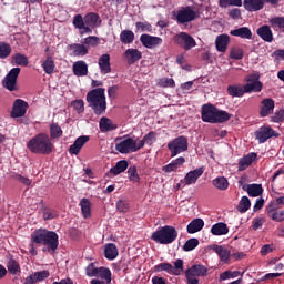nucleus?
Here are the masks:
<instances>
[{"mask_svg":"<svg viewBox=\"0 0 284 284\" xmlns=\"http://www.w3.org/2000/svg\"><path fill=\"white\" fill-rule=\"evenodd\" d=\"M120 41H121V43H124V45L133 43L134 42V32L131 30H123L120 33Z\"/></svg>","mask_w":284,"mask_h":284,"instance_id":"58836bf2","label":"nucleus"},{"mask_svg":"<svg viewBox=\"0 0 284 284\" xmlns=\"http://www.w3.org/2000/svg\"><path fill=\"white\" fill-rule=\"evenodd\" d=\"M274 112V101L270 98L262 101L261 116H270Z\"/></svg>","mask_w":284,"mask_h":284,"instance_id":"393cba45","label":"nucleus"},{"mask_svg":"<svg viewBox=\"0 0 284 284\" xmlns=\"http://www.w3.org/2000/svg\"><path fill=\"white\" fill-rule=\"evenodd\" d=\"M98 65L101 74H110V72H112V67L110 64V54H102L98 60Z\"/></svg>","mask_w":284,"mask_h":284,"instance_id":"aec40b11","label":"nucleus"},{"mask_svg":"<svg viewBox=\"0 0 284 284\" xmlns=\"http://www.w3.org/2000/svg\"><path fill=\"white\" fill-rule=\"evenodd\" d=\"M275 32H284V17H275L268 21Z\"/></svg>","mask_w":284,"mask_h":284,"instance_id":"f704fd0d","label":"nucleus"},{"mask_svg":"<svg viewBox=\"0 0 284 284\" xmlns=\"http://www.w3.org/2000/svg\"><path fill=\"white\" fill-rule=\"evenodd\" d=\"M205 172L204 168H197L186 173L183 180L180 181L178 184V187H181V185H194L203 176Z\"/></svg>","mask_w":284,"mask_h":284,"instance_id":"f8f14e48","label":"nucleus"},{"mask_svg":"<svg viewBox=\"0 0 284 284\" xmlns=\"http://www.w3.org/2000/svg\"><path fill=\"white\" fill-rule=\"evenodd\" d=\"M143 149V142H139V138H120L115 144L116 152L120 154H130L132 152H139Z\"/></svg>","mask_w":284,"mask_h":284,"instance_id":"20e7f679","label":"nucleus"},{"mask_svg":"<svg viewBox=\"0 0 284 284\" xmlns=\"http://www.w3.org/2000/svg\"><path fill=\"white\" fill-rule=\"evenodd\" d=\"M278 210V205L276 204L275 200L271 201L266 206V214L268 219H272V215Z\"/></svg>","mask_w":284,"mask_h":284,"instance_id":"13d9d810","label":"nucleus"},{"mask_svg":"<svg viewBox=\"0 0 284 284\" xmlns=\"http://www.w3.org/2000/svg\"><path fill=\"white\" fill-rule=\"evenodd\" d=\"M72 106L74 108V110H77L78 114H82V112H84L85 110V103L83 102V100H74L72 102Z\"/></svg>","mask_w":284,"mask_h":284,"instance_id":"680f3d73","label":"nucleus"},{"mask_svg":"<svg viewBox=\"0 0 284 284\" xmlns=\"http://www.w3.org/2000/svg\"><path fill=\"white\" fill-rule=\"evenodd\" d=\"M205 226V222L202 219H194L191 223H189L186 230L189 234H196V232H201L202 227Z\"/></svg>","mask_w":284,"mask_h":284,"instance_id":"c85d7f7f","label":"nucleus"},{"mask_svg":"<svg viewBox=\"0 0 284 284\" xmlns=\"http://www.w3.org/2000/svg\"><path fill=\"white\" fill-rule=\"evenodd\" d=\"M215 45L217 52H225L227 50V45H230V36L220 34L216 37Z\"/></svg>","mask_w":284,"mask_h":284,"instance_id":"5701e85b","label":"nucleus"},{"mask_svg":"<svg viewBox=\"0 0 284 284\" xmlns=\"http://www.w3.org/2000/svg\"><path fill=\"white\" fill-rule=\"evenodd\" d=\"M174 17L181 26L185 23H192V21L199 19V10L194 7H182L174 13Z\"/></svg>","mask_w":284,"mask_h":284,"instance_id":"423d86ee","label":"nucleus"},{"mask_svg":"<svg viewBox=\"0 0 284 284\" xmlns=\"http://www.w3.org/2000/svg\"><path fill=\"white\" fill-rule=\"evenodd\" d=\"M216 115V108L212 104H206L202 106V120L205 123H214Z\"/></svg>","mask_w":284,"mask_h":284,"instance_id":"dca6fc26","label":"nucleus"},{"mask_svg":"<svg viewBox=\"0 0 284 284\" xmlns=\"http://www.w3.org/2000/svg\"><path fill=\"white\" fill-rule=\"evenodd\" d=\"M31 243H36V245H48L51 252H57V247H59V235L53 231L37 229L31 233Z\"/></svg>","mask_w":284,"mask_h":284,"instance_id":"f257e3e1","label":"nucleus"},{"mask_svg":"<svg viewBox=\"0 0 284 284\" xmlns=\"http://www.w3.org/2000/svg\"><path fill=\"white\" fill-rule=\"evenodd\" d=\"M84 45H89V48H95L99 43V38L95 36H90L83 40Z\"/></svg>","mask_w":284,"mask_h":284,"instance_id":"e2e57ef3","label":"nucleus"},{"mask_svg":"<svg viewBox=\"0 0 284 284\" xmlns=\"http://www.w3.org/2000/svg\"><path fill=\"white\" fill-rule=\"evenodd\" d=\"M245 92H250V83L246 84H235L227 87V93L230 97H243Z\"/></svg>","mask_w":284,"mask_h":284,"instance_id":"f3484780","label":"nucleus"},{"mask_svg":"<svg viewBox=\"0 0 284 284\" xmlns=\"http://www.w3.org/2000/svg\"><path fill=\"white\" fill-rule=\"evenodd\" d=\"M207 268L201 264L192 265L185 271L186 284H199V277L206 276Z\"/></svg>","mask_w":284,"mask_h":284,"instance_id":"6e6552de","label":"nucleus"},{"mask_svg":"<svg viewBox=\"0 0 284 284\" xmlns=\"http://www.w3.org/2000/svg\"><path fill=\"white\" fill-rule=\"evenodd\" d=\"M73 57H85L88 54V47L85 44L74 43L69 47Z\"/></svg>","mask_w":284,"mask_h":284,"instance_id":"473e14b6","label":"nucleus"},{"mask_svg":"<svg viewBox=\"0 0 284 284\" xmlns=\"http://www.w3.org/2000/svg\"><path fill=\"white\" fill-rule=\"evenodd\" d=\"M85 272H87V276H90L91 278L97 277V274L99 272V267H97V265H94V263H90L87 266Z\"/></svg>","mask_w":284,"mask_h":284,"instance_id":"bf43d9fd","label":"nucleus"},{"mask_svg":"<svg viewBox=\"0 0 284 284\" xmlns=\"http://www.w3.org/2000/svg\"><path fill=\"white\" fill-rule=\"evenodd\" d=\"M183 270V260L181 258L174 262V266L170 263H160L154 266V272H166V274H172L173 276H181Z\"/></svg>","mask_w":284,"mask_h":284,"instance_id":"0eeeda50","label":"nucleus"},{"mask_svg":"<svg viewBox=\"0 0 284 284\" xmlns=\"http://www.w3.org/2000/svg\"><path fill=\"white\" fill-rule=\"evenodd\" d=\"M215 252L219 255L222 263H230V257L232 256L230 250L223 246H215Z\"/></svg>","mask_w":284,"mask_h":284,"instance_id":"c9c22d12","label":"nucleus"},{"mask_svg":"<svg viewBox=\"0 0 284 284\" xmlns=\"http://www.w3.org/2000/svg\"><path fill=\"white\" fill-rule=\"evenodd\" d=\"M156 141V133L150 132L146 135L143 136L142 140L139 139V143H142V148H144L145 143L146 145H152Z\"/></svg>","mask_w":284,"mask_h":284,"instance_id":"3c124183","label":"nucleus"},{"mask_svg":"<svg viewBox=\"0 0 284 284\" xmlns=\"http://www.w3.org/2000/svg\"><path fill=\"white\" fill-rule=\"evenodd\" d=\"M178 236L179 232L175 227L165 225L152 234V240L161 245H170V243H174Z\"/></svg>","mask_w":284,"mask_h":284,"instance_id":"39448f33","label":"nucleus"},{"mask_svg":"<svg viewBox=\"0 0 284 284\" xmlns=\"http://www.w3.org/2000/svg\"><path fill=\"white\" fill-rule=\"evenodd\" d=\"M263 82H261V73L254 72L250 75V92H262Z\"/></svg>","mask_w":284,"mask_h":284,"instance_id":"a211bd4d","label":"nucleus"},{"mask_svg":"<svg viewBox=\"0 0 284 284\" xmlns=\"http://www.w3.org/2000/svg\"><path fill=\"white\" fill-rule=\"evenodd\" d=\"M116 210L119 212H129L130 210V203L125 200H120L116 202Z\"/></svg>","mask_w":284,"mask_h":284,"instance_id":"69168bd1","label":"nucleus"},{"mask_svg":"<svg viewBox=\"0 0 284 284\" xmlns=\"http://www.w3.org/2000/svg\"><path fill=\"white\" fill-rule=\"evenodd\" d=\"M33 276L36 278V283H39L41 281H45V278H48V276H50V272L49 271H39L33 273Z\"/></svg>","mask_w":284,"mask_h":284,"instance_id":"052dcab7","label":"nucleus"},{"mask_svg":"<svg viewBox=\"0 0 284 284\" xmlns=\"http://www.w3.org/2000/svg\"><path fill=\"white\" fill-rule=\"evenodd\" d=\"M95 278H102L106 284L112 283V271L108 267H98Z\"/></svg>","mask_w":284,"mask_h":284,"instance_id":"2f4dec72","label":"nucleus"},{"mask_svg":"<svg viewBox=\"0 0 284 284\" xmlns=\"http://www.w3.org/2000/svg\"><path fill=\"white\" fill-rule=\"evenodd\" d=\"M128 176L132 183H139V181H141V176H139V171H136V166H130L128 169Z\"/></svg>","mask_w":284,"mask_h":284,"instance_id":"8fccbe9b","label":"nucleus"},{"mask_svg":"<svg viewBox=\"0 0 284 284\" xmlns=\"http://www.w3.org/2000/svg\"><path fill=\"white\" fill-rule=\"evenodd\" d=\"M84 23L88 28H95V26H99V16L97 13H88L84 17Z\"/></svg>","mask_w":284,"mask_h":284,"instance_id":"ea45409f","label":"nucleus"},{"mask_svg":"<svg viewBox=\"0 0 284 284\" xmlns=\"http://www.w3.org/2000/svg\"><path fill=\"white\" fill-rule=\"evenodd\" d=\"M196 247H199V239L194 237L187 240L183 245L184 252H192V250H196Z\"/></svg>","mask_w":284,"mask_h":284,"instance_id":"864d4df0","label":"nucleus"},{"mask_svg":"<svg viewBox=\"0 0 284 284\" xmlns=\"http://www.w3.org/2000/svg\"><path fill=\"white\" fill-rule=\"evenodd\" d=\"M187 138L181 135L173 139L171 142L168 143V149L171 152V156H178L183 152H187Z\"/></svg>","mask_w":284,"mask_h":284,"instance_id":"1a4fd4ad","label":"nucleus"},{"mask_svg":"<svg viewBox=\"0 0 284 284\" xmlns=\"http://www.w3.org/2000/svg\"><path fill=\"white\" fill-rule=\"evenodd\" d=\"M241 276V272L239 271H225L220 274V283L223 281H230V278H239Z\"/></svg>","mask_w":284,"mask_h":284,"instance_id":"c03bdc74","label":"nucleus"},{"mask_svg":"<svg viewBox=\"0 0 284 284\" xmlns=\"http://www.w3.org/2000/svg\"><path fill=\"white\" fill-rule=\"evenodd\" d=\"M237 210L239 212H241V214H245V212H247V210H250V197L248 196H243L237 205Z\"/></svg>","mask_w":284,"mask_h":284,"instance_id":"603ef678","label":"nucleus"},{"mask_svg":"<svg viewBox=\"0 0 284 284\" xmlns=\"http://www.w3.org/2000/svg\"><path fill=\"white\" fill-rule=\"evenodd\" d=\"M220 8H230V6L241 8L243 6V0H220Z\"/></svg>","mask_w":284,"mask_h":284,"instance_id":"a18cd8bd","label":"nucleus"},{"mask_svg":"<svg viewBox=\"0 0 284 284\" xmlns=\"http://www.w3.org/2000/svg\"><path fill=\"white\" fill-rule=\"evenodd\" d=\"M87 103L92 108L94 114H103L108 110V102L105 101V89L98 88L88 92Z\"/></svg>","mask_w":284,"mask_h":284,"instance_id":"7ed1b4c3","label":"nucleus"},{"mask_svg":"<svg viewBox=\"0 0 284 284\" xmlns=\"http://www.w3.org/2000/svg\"><path fill=\"white\" fill-rule=\"evenodd\" d=\"M232 37H240V39H250V28L241 27L230 31Z\"/></svg>","mask_w":284,"mask_h":284,"instance_id":"4c0bfd02","label":"nucleus"},{"mask_svg":"<svg viewBox=\"0 0 284 284\" xmlns=\"http://www.w3.org/2000/svg\"><path fill=\"white\" fill-rule=\"evenodd\" d=\"M174 42L185 51L196 48V40L187 32H180L174 37Z\"/></svg>","mask_w":284,"mask_h":284,"instance_id":"9d476101","label":"nucleus"},{"mask_svg":"<svg viewBox=\"0 0 284 284\" xmlns=\"http://www.w3.org/2000/svg\"><path fill=\"white\" fill-rule=\"evenodd\" d=\"M104 256L109 261H114L116 256H119V248L116 247V244L109 243L104 246Z\"/></svg>","mask_w":284,"mask_h":284,"instance_id":"cd10ccee","label":"nucleus"},{"mask_svg":"<svg viewBox=\"0 0 284 284\" xmlns=\"http://www.w3.org/2000/svg\"><path fill=\"white\" fill-rule=\"evenodd\" d=\"M271 219L272 221H276L277 223H281V221H284V210L275 211L271 216Z\"/></svg>","mask_w":284,"mask_h":284,"instance_id":"774afa93","label":"nucleus"},{"mask_svg":"<svg viewBox=\"0 0 284 284\" xmlns=\"http://www.w3.org/2000/svg\"><path fill=\"white\" fill-rule=\"evenodd\" d=\"M250 168V155H245L239 163V171L247 170Z\"/></svg>","mask_w":284,"mask_h":284,"instance_id":"338daca9","label":"nucleus"},{"mask_svg":"<svg viewBox=\"0 0 284 284\" xmlns=\"http://www.w3.org/2000/svg\"><path fill=\"white\" fill-rule=\"evenodd\" d=\"M140 41L142 45H144V48H148L149 50H152V48H156L158 45H161V43H163V39L150 34H142L140 37Z\"/></svg>","mask_w":284,"mask_h":284,"instance_id":"2eb2a0df","label":"nucleus"},{"mask_svg":"<svg viewBox=\"0 0 284 284\" xmlns=\"http://www.w3.org/2000/svg\"><path fill=\"white\" fill-rule=\"evenodd\" d=\"M7 268L10 272V274H17L18 272H21L19 262L12 257H9V261L7 263Z\"/></svg>","mask_w":284,"mask_h":284,"instance_id":"49530a36","label":"nucleus"},{"mask_svg":"<svg viewBox=\"0 0 284 284\" xmlns=\"http://www.w3.org/2000/svg\"><path fill=\"white\" fill-rule=\"evenodd\" d=\"M263 185L262 184H250V196L256 199L263 196Z\"/></svg>","mask_w":284,"mask_h":284,"instance_id":"79ce46f5","label":"nucleus"},{"mask_svg":"<svg viewBox=\"0 0 284 284\" xmlns=\"http://www.w3.org/2000/svg\"><path fill=\"white\" fill-rule=\"evenodd\" d=\"M19 74H21V68L11 69L2 81L3 88L9 90V92H14V90H17V79Z\"/></svg>","mask_w":284,"mask_h":284,"instance_id":"9b49d317","label":"nucleus"},{"mask_svg":"<svg viewBox=\"0 0 284 284\" xmlns=\"http://www.w3.org/2000/svg\"><path fill=\"white\" fill-rule=\"evenodd\" d=\"M73 74L75 77H88V63H85L84 61L74 62Z\"/></svg>","mask_w":284,"mask_h":284,"instance_id":"bb28decb","label":"nucleus"},{"mask_svg":"<svg viewBox=\"0 0 284 284\" xmlns=\"http://www.w3.org/2000/svg\"><path fill=\"white\" fill-rule=\"evenodd\" d=\"M273 123H283L284 121V109L276 111L274 115L271 118Z\"/></svg>","mask_w":284,"mask_h":284,"instance_id":"0e129e2a","label":"nucleus"},{"mask_svg":"<svg viewBox=\"0 0 284 284\" xmlns=\"http://www.w3.org/2000/svg\"><path fill=\"white\" fill-rule=\"evenodd\" d=\"M80 207H81V212H82V216L84 219H90L91 213H92V203H90V200L88 199H82L80 201Z\"/></svg>","mask_w":284,"mask_h":284,"instance_id":"72a5a7b5","label":"nucleus"},{"mask_svg":"<svg viewBox=\"0 0 284 284\" xmlns=\"http://www.w3.org/2000/svg\"><path fill=\"white\" fill-rule=\"evenodd\" d=\"M254 136L258 143H265L267 140L272 139V136H278V134H276V131H274L272 126L263 125L254 132Z\"/></svg>","mask_w":284,"mask_h":284,"instance_id":"ddd939ff","label":"nucleus"},{"mask_svg":"<svg viewBox=\"0 0 284 284\" xmlns=\"http://www.w3.org/2000/svg\"><path fill=\"white\" fill-rule=\"evenodd\" d=\"M50 136L52 139H61L63 136V130L57 123L50 125Z\"/></svg>","mask_w":284,"mask_h":284,"instance_id":"37998d69","label":"nucleus"},{"mask_svg":"<svg viewBox=\"0 0 284 284\" xmlns=\"http://www.w3.org/2000/svg\"><path fill=\"white\" fill-rule=\"evenodd\" d=\"M212 185L215 187V190H220V192H223L230 187V182H227V179L225 176H217L212 180Z\"/></svg>","mask_w":284,"mask_h":284,"instance_id":"7c9ffc66","label":"nucleus"},{"mask_svg":"<svg viewBox=\"0 0 284 284\" xmlns=\"http://www.w3.org/2000/svg\"><path fill=\"white\" fill-rule=\"evenodd\" d=\"M225 121H230V113L215 108L214 123H225Z\"/></svg>","mask_w":284,"mask_h":284,"instance_id":"a19ab883","label":"nucleus"},{"mask_svg":"<svg viewBox=\"0 0 284 284\" xmlns=\"http://www.w3.org/2000/svg\"><path fill=\"white\" fill-rule=\"evenodd\" d=\"M159 88H174L176 83L174 82V79L172 78H161L158 81Z\"/></svg>","mask_w":284,"mask_h":284,"instance_id":"6e6d98bb","label":"nucleus"},{"mask_svg":"<svg viewBox=\"0 0 284 284\" xmlns=\"http://www.w3.org/2000/svg\"><path fill=\"white\" fill-rule=\"evenodd\" d=\"M42 68L47 74H52L54 72V60L52 58H47V60L42 63Z\"/></svg>","mask_w":284,"mask_h":284,"instance_id":"5fc2aeb1","label":"nucleus"},{"mask_svg":"<svg viewBox=\"0 0 284 284\" xmlns=\"http://www.w3.org/2000/svg\"><path fill=\"white\" fill-rule=\"evenodd\" d=\"M99 128L101 132H112V130H116V124H114V122L109 118L103 116L100 119Z\"/></svg>","mask_w":284,"mask_h":284,"instance_id":"c756f323","label":"nucleus"},{"mask_svg":"<svg viewBox=\"0 0 284 284\" xmlns=\"http://www.w3.org/2000/svg\"><path fill=\"white\" fill-rule=\"evenodd\" d=\"M13 65H28V57L21 53H16L12 55Z\"/></svg>","mask_w":284,"mask_h":284,"instance_id":"09e8293b","label":"nucleus"},{"mask_svg":"<svg viewBox=\"0 0 284 284\" xmlns=\"http://www.w3.org/2000/svg\"><path fill=\"white\" fill-rule=\"evenodd\" d=\"M256 32L263 41H266V43H272V41H274V33H272L270 26L264 24L260 27Z\"/></svg>","mask_w":284,"mask_h":284,"instance_id":"4be33fe9","label":"nucleus"},{"mask_svg":"<svg viewBox=\"0 0 284 284\" xmlns=\"http://www.w3.org/2000/svg\"><path fill=\"white\" fill-rule=\"evenodd\" d=\"M142 54L141 51L138 49H128L124 52V59H126V62L132 65V63H136V61H140Z\"/></svg>","mask_w":284,"mask_h":284,"instance_id":"b1692460","label":"nucleus"},{"mask_svg":"<svg viewBox=\"0 0 284 284\" xmlns=\"http://www.w3.org/2000/svg\"><path fill=\"white\" fill-rule=\"evenodd\" d=\"M27 148L33 154H52L54 150V143H52L50 135L40 133L28 142Z\"/></svg>","mask_w":284,"mask_h":284,"instance_id":"f03ea898","label":"nucleus"},{"mask_svg":"<svg viewBox=\"0 0 284 284\" xmlns=\"http://www.w3.org/2000/svg\"><path fill=\"white\" fill-rule=\"evenodd\" d=\"M73 26L77 30H82L81 34H90V32H92V29L85 24V19H83L81 14L73 17Z\"/></svg>","mask_w":284,"mask_h":284,"instance_id":"412c9836","label":"nucleus"},{"mask_svg":"<svg viewBox=\"0 0 284 284\" xmlns=\"http://www.w3.org/2000/svg\"><path fill=\"white\" fill-rule=\"evenodd\" d=\"M26 112H28V102H26L21 99H17L13 103L11 116L13 119H19L21 116H24Z\"/></svg>","mask_w":284,"mask_h":284,"instance_id":"4468645a","label":"nucleus"},{"mask_svg":"<svg viewBox=\"0 0 284 284\" xmlns=\"http://www.w3.org/2000/svg\"><path fill=\"white\" fill-rule=\"evenodd\" d=\"M12 54V47L6 42H0V59H8Z\"/></svg>","mask_w":284,"mask_h":284,"instance_id":"de8ad7c7","label":"nucleus"},{"mask_svg":"<svg viewBox=\"0 0 284 284\" xmlns=\"http://www.w3.org/2000/svg\"><path fill=\"white\" fill-rule=\"evenodd\" d=\"M128 170V161L122 160L119 161L115 166L110 169V173L113 174V176H119V174H122V172H125Z\"/></svg>","mask_w":284,"mask_h":284,"instance_id":"e433bc0d","label":"nucleus"},{"mask_svg":"<svg viewBox=\"0 0 284 284\" xmlns=\"http://www.w3.org/2000/svg\"><path fill=\"white\" fill-rule=\"evenodd\" d=\"M88 141H90V136L88 135H81L79 136L73 144H71L69 146V154H79V152H81V149L83 148V145H85V143H88Z\"/></svg>","mask_w":284,"mask_h":284,"instance_id":"6ab92c4d","label":"nucleus"},{"mask_svg":"<svg viewBox=\"0 0 284 284\" xmlns=\"http://www.w3.org/2000/svg\"><path fill=\"white\" fill-rule=\"evenodd\" d=\"M229 232L230 229L227 227V224L223 222H219L211 227V234H213V236H225Z\"/></svg>","mask_w":284,"mask_h":284,"instance_id":"a878e982","label":"nucleus"},{"mask_svg":"<svg viewBox=\"0 0 284 284\" xmlns=\"http://www.w3.org/2000/svg\"><path fill=\"white\" fill-rule=\"evenodd\" d=\"M265 2L263 0H251L250 1V10L253 12H258V10H263Z\"/></svg>","mask_w":284,"mask_h":284,"instance_id":"4d7b16f0","label":"nucleus"}]
</instances>
